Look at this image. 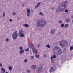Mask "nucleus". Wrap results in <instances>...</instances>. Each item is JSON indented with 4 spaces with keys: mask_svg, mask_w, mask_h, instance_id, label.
Returning <instances> with one entry per match:
<instances>
[{
    "mask_svg": "<svg viewBox=\"0 0 73 73\" xmlns=\"http://www.w3.org/2000/svg\"><path fill=\"white\" fill-rule=\"evenodd\" d=\"M54 51H56L55 52V54L56 55L61 54L62 53L61 49L58 46H55L54 48Z\"/></svg>",
    "mask_w": 73,
    "mask_h": 73,
    "instance_id": "1",
    "label": "nucleus"
},
{
    "mask_svg": "<svg viewBox=\"0 0 73 73\" xmlns=\"http://www.w3.org/2000/svg\"><path fill=\"white\" fill-rule=\"evenodd\" d=\"M46 24V21L45 20H41L38 23L39 26L40 27H44Z\"/></svg>",
    "mask_w": 73,
    "mask_h": 73,
    "instance_id": "2",
    "label": "nucleus"
},
{
    "mask_svg": "<svg viewBox=\"0 0 73 73\" xmlns=\"http://www.w3.org/2000/svg\"><path fill=\"white\" fill-rule=\"evenodd\" d=\"M67 45H68V43H67V42L66 40L62 41L60 44V45L62 47H64Z\"/></svg>",
    "mask_w": 73,
    "mask_h": 73,
    "instance_id": "3",
    "label": "nucleus"
},
{
    "mask_svg": "<svg viewBox=\"0 0 73 73\" xmlns=\"http://www.w3.org/2000/svg\"><path fill=\"white\" fill-rule=\"evenodd\" d=\"M18 37V34L17 32H15L13 34L12 37L13 39H16Z\"/></svg>",
    "mask_w": 73,
    "mask_h": 73,
    "instance_id": "4",
    "label": "nucleus"
},
{
    "mask_svg": "<svg viewBox=\"0 0 73 73\" xmlns=\"http://www.w3.org/2000/svg\"><path fill=\"white\" fill-rule=\"evenodd\" d=\"M19 35L21 37H24V35L23 34V30L20 31L19 32Z\"/></svg>",
    "mask_w": 73,
    "mask_h": 73,
    "instance_id": "5",
    "label": "nucleus"
},
{
    "mask_svg": "<svg viewBox=\"0 0 73 73\" xmlns=\"http://www.w3.org/2000/svg\"><path fill=\"white\" fill-rule=\"evenodd\" d=\"M38 72L39 73L40 72H43V69H42V67L38 69Z\"/></svg>",
    "mask_w": 73,
    "mask_h": 73,
    "instance_id": "6",
    "label": "nucleus"
},
{
    "mask_svg": "<svg viewBox=\"0 0 73 73\" xmlns=\"http://www.w3.org/2000/svg\"><path fill=\"white\" fill-rule=\"evenodd\" d=\"M33 53H35V54H37V50L36 49L33 48Z\"/></svg>",
    "mask_w": 73,
    "mask_h": 73,
    "instance_id": "7",
    "label": "nucleus"
},
{
    "mask_svg": "<svg viewBox=\"0 0 73 73\" xmlns=\"http://www.w3.org/2000/svg\"><path fill=\"white\" fill-rule=\"evenodd\" d=\"M40 4H41V2H38L37 4L36 5V6L35 7V8H37L39 6H40Z\"/></svg>",
    "mask_w": 73,
    "mask_h": 73,
    "instance_id": "8",
    "label": "nucleus"
},
{
    "mask_svg": "<svg viewBox=\"0 0 73 73\" xmlns=\"http://www.w3.org/2000/svg\"><path fill=\"white\" fill-rule=\"evenodd\" d=\"M56 30L55 29L53 30H51L50 32L52 34H54L55 33Z\"/></svg>",
    "mask_w": 73,
    "mask_h": 73,
    "instance_id": "9",
    "label": "nucleus"
},
{
    "mask_svg": "<svg viewBox=\"0 0 73 73\" xmlns=\"http://www.w3.org/2000/svg\"><path fill=\"white\" fill-rule=\"evenodd\" d=\"M30 46L32 48H34V45L32 44H30Z\"/></svg>",
    "mask_w": 73,
    "mask_h": 73,
    "instance_id": "10",
    "label": "nucleus"
},
{
    "mask_svg": "<svg viewBox=\"0 0 73 73\" xmlns=\"http://www.w3.org/2000/svg\"><path fill=\"white\" fill-rule=\"evenodd\" d=\"M19 52H20V54H22L23 53H24V50H21V51H20Z\"/></svg>",
    "mask_w": 73,
    "mask_h": 73,
    "instance_id": "11",
    "label": "nucleus"
},
{
    "mask_svg": "<svg viewBox=\"0 0 73 73\" xmlns=\"http://www.w3.org/2000/svg\"><path fill=\"white\" fill-rule=\"evenodd\" d=\"M1 70H2L3 71V73H4L5 72V69L4 68H2L1 69Z\"/></svg>",
    "mask_w": 73,
    "mask_h": 73,
    "instance_id": "12",
    "label": "nucleus"
},
{
    "mask_svg": "<svg viewBox=\"0 0 73 73\" xmlns=\"http://www.w3.org/2000/svg\"><path fill=\"white\" fill-rule=\"evenodd\" d=\"M23 26L24 27H29V26L28 25V24H24L23 25Z\"/></svg>",
    "mask_w": 73,
    "mask_h": 73,
    "instance_id": "13",
    "label": "nucleus"
},
{
    "mask_svg": "<svg viewBox=\"0 0 73 73\" xmlns=\"http://www.w3.org/2000/svg\"><path fill=\"white\" fill-rule=\"evenodd\" d=\"M68 25H69L67 23L65 24L64 26V28H66L67 27H68Z\"/></svg>",
    "mask_w": 73,
    "mask_h": 73,
    "instance_id": "14",
    "label": "nucleus"
},
{
    "mask_svg": "<svg viewBox=\"0 0 73 73\" xmlns=\"http://www.w3.org/2000/svg\"><path fill=\"white\" fill-rule=\"evenodd\" d=\"M69 21H70V19H67L66 20V23H68Z\"/></svg>",
    "mask_w": 73,
    "mask_h": 73,
    "instance_id": "15",
    "label": "nucleus"
},
{
    "mask_svg": "<svg viewBox=\"0 0 73 73\" xmlns=\"http://www.w3.org/2000/svg\"><path fill=\"white\" fill-rule=\"evenodd\" d=\"M36 66L35 65H33L32 66V68L33 69H36Z\"/></svg>",
    "mask_w": 73,
    "mask_h": 73,
    "instance_id": "16",
    "label": "nucleus"
},
{
    "mask_svg": "<svg viewBox=\"0 0 73 73\" xmlns=\"http://www.w3.org/2000/svg\"><path fill=\"white\" fill-rule=\"evenodd\" d=\"M9 69L10 71H11L12 70V66H10L9 67Z\"/></svg>",
    "mask_w": 73,
    "mask_h": 73,
    "instance_id": "17",
    "label": "nucleus"
},
{
    "mask_svg": "<svg viewBox=\"0 0 73 73\" xmlns=\"http://www.w3.org/2000/svg\"><path fill=\"white\" fill-rule=\"evenodd\" d=\"M27 13H30V9H28L27 10Z\"/></svg>",
    "mask_w": 73,
    "mask_h": 73,
    "instance_id": "18",
    "label": "nucleus"
},
{
    "mask_svg": "<svg viewBox=\"0 0 73 73\" xmlns=\"http://www.w3.org/2000/svg\"><path fill=\"white\" fill-rule=\"evenodd\" d=\"M61 5H62V7H63V6L64 7V8H66V5H62V4Z\"/></svg>",
    "mask_w": 73,
    "mask_h": 73,
    "instance_id": "19",
    "label": "nucleus"
},
{
    "mask_svg": "<svg viewBox=\"0 0 73 73\" xmlns=\"http://www.w3.org/2000/svg\"><path fill=\"white\" fill-rule=\"evenodd\" d=\"M35 56L36 57V58H38L40 57V56H39V55H35Z\"/></svg>",
    "mask_w": 73,
    "mask_h": 73,
    "instance_id": "20",
    "label": "nucleus"
},
{
    "mask_svg": "<svg viewBox=\"0 0 73 73\" xmlns=\"http://www.w3.org/2000/svg\"><path fill=\"white\" fill-rule=\"evenodd\" d=\"M46 47H47L48 48H50V45H49V44H48L47 46H46Z\"/></svg>",
    "mask_w": 73,
    "mask_h": 73,
    "instance_id": "21",
    "label": "nucleus"
},
{
    "mask_svg": "<svg viewBox=\"0 0 73 73\" xmlns=\"http://www.w3.org/2000/svg\"><path fill=\"white\" fill-rule=\"evenodd\" d=\"M64 24H63V23H62L61 24V27H62V28H63V27H64Z\"/></svg>",
    "mask_w": 73,
    "mask_h": 73,
    "instance_id": "22",
    "label": "nucleus"
},
{
    "mask_svg": "<svg viewBox=\"0 0 73 73\" xmlns=\"http://www.w3.org/2000/svg\"><path fill=\"white\" fill-rule=\"evenodd\" d=\"M70 49L71 50H72L73 49V47L72 46H71L70 47Z\"/></svg>",
    "mask_w": 73,
    "mask_h": 73,
    "instance_id": "23",
    "label": "nucleus"
},
{
    "mask_svg": "<svg viewBox=\"0 0 73 73\" xmlns=\"http://www.w3.org/2000/svg\"><path fill=\"white\" fill-rule=\"evenodd\" d=\"M39 14L40 15H42V16H44V14H43L42 13V12H40L39 13Z\"/></svg>",
    "mask_w": 73,
    "mask_h": 73,
    "instance_id": "24",
    "label": "nucleus"
},
{
    "mask_svg": "<svg viewBox=\"0 0 73 73\" xmlns=\"http://www.w3.org/2000/svg\"><path fill=\"white\" fill-rule=\"evenodd\" d=\"M29 50V47H28L27 49H26L25 50L26 52H28Z\"/></svg>",
    "mask_w": 73,
    "mask_h": 73,
    "instance_id": "25",
    "label": "nucleus"
},
{
    "mask_svg": "<svg viewBox=\"0 0 73 73\" xmlns=\"http://www.w3.org/2000/svg\"><path fill=\"white\" fill-rule=\"evenodd\" d=\"M36 46H37V47H40V44H37Z\"/></svg>",
    "mask_w": 73,
    "mask_h": 73,
    "instance_id": "26",
    "label": "nucleus"
},
{
    "mask_svg": "<svg viewBox=\"0 0 73 73\" xmlns=\"http://www.w3.org/2000/svg\"><path fill=\"white\" fill-rule=\"evenodd\" d=\"M53 58H56V56L55 55H53Z\"/></svg>",
    "mask_w": 73,
    "mask_h": 73,
    "instance_id": "27",
    "label": "nucleus"
},
{
    "mask_svg": "<svg viewBox=\"0 0 73 73\" xmlns=\"http://www.w3.org/2000/svg\"><path fill=\"white\" fill-rule=\"evenodd\" d=\"M65 12H69V10H66L64 11Z\"/></svg>",
    "mask_w": 73,
    "mask_h": 73,
    "instance_id": "28",
    "label": "nucleus"
},
{
    "mask_svg": "<svg viewBox=\"0 0 73 73\" xmlns=\"http://www.w3.org/2000/svg\"><path fill=\"white\" fill-rule=\"evenodd\" d=\"M27 61H28V60L27 59H26L24 61L25 62H27Z\"/></svg>",
    "mask_w": 73,
    "mask_h": 73,
    "instance_id": "29",
    "label": "nucleus"
},
{
    "mask_svg": "<svg viewBox=\"0 0 73 73\" xmlns=\"http://www.w3.org/2000/svg\"><path fill=\"white\" fill-rule=\"evenodd\" d=\"M5 12H4L3 13V16H5Z\"/></svg>",
    "mask_w": 73,
    "mask_h": 73,
    "instance_id": "30",
    "label": "nucleus"
},
{
    "mask_svg": "<svg viewBox=\"0 0 73 73\" xmlns=\"http://www.w3.org/2000/svg\"><path fill=\"white\" fill-rule=\"evenodd\" d=\"M20 50H23V47H20Z\"/></svg>",
    "mask_w": 73,
    "mask_h": 73,
    "instance_id": "31",
    "label": "nucleus"
},
{
    "mask_svg": "<svg viewBox=\"0 0 73 73\" xmlns=\"http://www.w3.org/2000/svg\"><path fill=\"white\" fill-rule=\"evenodd\" d=\"M27 16H30V14H29V13H27Z\"/></svg>",
    "mask_w": 73,
    "mask_h": 73,
    "instance_id": "32",
    "label": "nucleus"
},
{
    "mask_svg": "<svg viewBox=\"0 0 73 73\" xmlns=\"http://www.w3.org/2000/svg\"><path fill=\"white\" fill-rule=\"evenodd\" d=\"M6 41H8V40H9V39L8 38H7L6 39Z\"/></svg>",
    "mask_w": 73,
    "mask_h": 73,
    "instance_id": "33",
    "label": "nucleus"
},
{
    "mask_svg": "<svg viewBox=\"0 0 73 73\" xmlns=\"http://www.w3.org/2000/svg\"><path fill=\"white\" fill-rule=\"evenodd\" d=\"M13 15H16V13H13Z\"/></svg>",
    "mask_w": 73,
    "mask_h": 73,
    "instance_id": "34",
    "label": "nucleus"
},
{
    "mask_svg": "<svg viewBox=\"0 0 73 73\" xmlns=\"http://www.w3.org/2000/svg\"><path fill=\"white\" fill-rule=\"evenodd\" d=\"M27 73H29L30 72V70H27Z\"/></svg>",
    "mask_w": 73,
    "mask_h": 73,
    "instance_id": "35",
    "label": "nucleus"
},
{
    "mask_svg": "<svg viewBox=\"0 0 73 73\" xmlns=\"http://www.w3.org/2000/svg\"><path fill=\"white\" fill-rule=\"evenodd\" d=\"M0 66H3V65L1 63H0Z\"/></svg>",
    "mask_w": 73,
    "mask_h": 73,
    "instance_id": "36",
    "label": "nucleus"
},
{
    "mask_svg": "<svg viewBox=\"0 0 73 73\" xmlns=\"http://www.w3.org/2000/svg\"><path fill=\"white\" fill-rule=\"evenodd\" d=\"M32 58H33V56H31V59H32Z\"/></svg>",
    "mask_w": 73,
    "mask_h": 73,
    "instance_id": "37",
    "label": "nucleus"
},
{
    "mask_svg": "<svg viewBox=\"0 0 73 73\" xmlns=\"http://www.w3.org/2000/svg\"><path fill=\"white\" fill-rule=\"evenodd\" d=\"M62 23V21H59V23Z\"/></svg>",
    "mask_w": 73,
    "mask_h": 73,
    "instance_id": "38",
    "label": "nucleus"
},
{
    "mask_svg": "<svg viewBox=\"0 0 73 73\" xmlns=\"http://www.w3.org/2000/svg\"><path fill=\"white\" fill-rule=\"evenodd\" d=\"M10 21H12V19H10L9 20Z\"/></svg>",
    "mask_w": 73,
    "mask_h": 73,
    "instance_id": "39",
    "label": "nucleus"
},
{
    "mask_svg": "<svg viewBox=\"0 0 73 73\" xmlns=\"http://www.w3.org/2000/svg\"><path fill=\"white\" fill-rule=\"evenodd\" d=\"M50 58H51V60H52V59H53V57L51 56Z\"/></svg>",
    "mask_w": 73,
    "mask_h": 73,
    "instance_id": "40",
    "label": "nucleus"
},
{
    "mask_svg": "<svg viewBox=\"0 0 73 73\" xmlns=\"http://www.w3.org/2000/svg\"><path fill=\"white\" fill-rule=\"evenodd\" d=\"M50 69H51V70H53V68L52 67H51Z\"/></svg>",
    "mask_w": 73,
    "mask_h": 73,
    "instance_id": "41",
    "label": "nucleus"
},
{
    "mask_svg": "<svg viewBox=\"0 0 73 73\" xmlns=\"http://www.w3.org/2000/svg\"><path fill=\"white\" fill-rule=\"evenodd\" d=\"M51 62L52 63H54V61H53V60H52Z\"/></svg>",
    "mask_w": 73,
    "mask_h": 73,
    "instance_id": "42",
    "label": "nucleus"
},
{
    "mask_svg": "<svg viewBox=\"0 0 73 73\" xmlns=\"http://www.w3.org/2000/svg\"><path fill=\"white\" fill-rule=\"evenodd\" d=\"M49 72L50 73H51V72H52V70H51V69H50V70H49Z\"/></svg>",
    "mask_w": 73,
    "mask_h": 73,
    "instance_id": "43",
    "label": "nucleus"
},
{
    "mask_svg": "<svg viewBox=\"0 0 73 73\" xmlns=\"http://www.w3.org/2000/svg\"><path fill=\"white\" fill-rule=\"evenodd\" d=\"M59 11H60V10H61V8H60V7H59Z\"/></svg>",
    "mask_w": 73,
    "mask_h": 73,
    "instance_id": "44",
    "label": "nucleus"
},
{
    "mask_svg": "<svg viewBox=\"0 0 73 73\" xmlns=\"http://www.w3.org/2000/svg\"><path fill=\"white\" fill-rule=\"evenodd\" d=\"M44 57H46V55H44Z\"/></svg>",
    "mask_w": 73,
    "mask_h": 73,
    "instance_id": "45",
    "label": "nucleus"
},
{
    "mask_svg": "<svg viewBox=\"0 0 73 73\" xmlns=\"http://www.w3.org/2000/svg\"><path fill=\"white\" fill-rule=\"evenodd\" d=\"M71 17H72V19H73V15Z\"/></svg>",
    "mask_w": 73,
    "mask_h": 73,
    "instance_id": "46",
    "label": "nucleus"
},
{
    "mask_svg": "<svg viewBox=\"0 0 73 73\" xmlns=\"http://www.w3.org/2000/svg\"><path fill=\"white\" fill-rule=\"evenodd\" d=\"M52 9H54V7H52Z\"/></svg>",
    "mask_w": 73,
    "mask_h": 73,
    "instance_id": "47",
    "label": "nucleus"
},
{
    "mask_svg": "<svg viewBox=\"0 0 73 73\" xmlns=\"http://www.w3.org/2000/svg\"><path fill=\"white\" fill-rule=\"evenodd\" d=\"M5 73H8V72H6Z\"/></svg>",
    "mask_w": 73,
    "mask_h": 73,
    "instance_id": "48",
    "label": "nucleus"
},
{
    "mask_svg": "<svg viewBox=\"0 0 73 73\" xmlns=\"http://www.w3.org/2000/svg\"><path fill=\"white\" fill-rule=\"evenodd\" d=\"M72 23L73 24V20L72 21Z\"/></svg>",
    "mask_w": 73,
    "mask_h": 73,
    "instance_id": "49",
    "label": "nucleus"
},
{
    "mask_svg": "<svg viewBox=\"0 0 73 73\" xmlns=\"http://www.w3.org/2000/svg\"><path fill=\"white\" fill-rule=\"evenodd\" d=\"M23 5H24V4H23Z\"/></svg>",
    "mask_w": 73,
    "mask_h": 73,
    "instance_id": "50",
    "label": "nucleus"
},
{
    "mask_svg": "<svg viewBox=\"0 0 73 73\" xmlns=\"http://www.w3.org/2000/svg\"><path fill=\"white\" fill-rule=\"evenodd\" d=\"M56 12H58V11L57 10H56Z\"/></svg>",
    "mask_w": 73,
    "mask_h": 73,
    "instance_id": "51",
    "label": "nucleus"
},
{
    "mask_svg": "<svg viewBox=\"0 0 73 73\" xmlns=\"http://www.w3.org/2000/svg\"><path fill=\"white\" fill-rule=\"evenodd\" d=\"M0 11H1L0 10Z\"/></svg>",
    "mask_w": 73,
    "mask_h": 73,
    "instance_id": "52",
    "label": "nucleus"
}]
</instances>
